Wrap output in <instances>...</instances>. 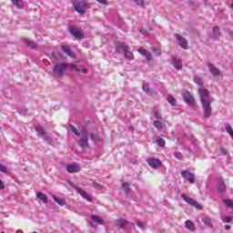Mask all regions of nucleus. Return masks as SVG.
<instances>
[{
  "label": "nucleus",
  "instance_id": "40",
  "mask_svg": "<svg viewBox=\"0 0 233 233\" xmlns=\"http://www.w3.org/2000/svg\"><path fill=\"white\" fill-rule=\"evenodd\" d=\"M219 152L221 154V156H227V154H228V151L227 150V148L220 147H219Z\"/></svg>",
  "mask_w": 233,
  "mask_h": 233
},
{
  "label": "nucleus",
  "instance_id": "7",
  "mask_svg": "<svg viewBox=\"0 0 233 233\" xmlns=\"http://www.w3.org/2000/svg\"><path fill=\"white\" fill-rule=\"evenodd\" d=\"M181 176L183 179L188 181L190 185H194L196 183V175H194V173H190L188 170H183L181 172Z\"/></svg>",
  "mask_w": 233,
  "mask_h": 233
},
{
  "label": "nucleus",
  "instance_id": "23",
  "mask_svg": "<svg viewBox=\"0 0 233 233\" xmlns=\"http://www.w3.org/2000/svg\"><path fill=\"white\" fill-rule=\"evenodd\" d=\"M202 221H203L204 225H206V227H209V228H212V218H210V217L205 216L202 218Z\"/></svg>",
  "mask_w": 233,
  "mask_h": 233
},
{
  "label": "nucleus",
  "instance_id": "34",
  "mask_svg": "<svg viewBox=\"0 0 233 233\" xmlns=\"http://www.w3.org/2000/svg\"><path fill=\"white\" fill-rule=\"evenodd\" d=\"M122 188L126 194H128V192H130V187H129L128 183H127V182H124L122 184Z\"/></svg>",
  "mask_w": 233,
  "mask_h": 233
},
{
  "label": "nucleus",
  "instance_id": "36",
  "mask_svg": "<svg viewBox=\"0 0 233 233\" xmlns=\"http://www.w3.org/2000/svg\"><path fill=\"white\" fill-rule=\"evenodd\" d=\"M153 125H154L155 128H163V122H161L159 120H155L153 122Z\"/></svg>",
  "mask_w": 233,
  "mask_h": 233
},
{
  "label": "nucleus",
  "instance_id": "9",
  "mask_svg": "<svg viewBox=\"0 0 233 233\" xmlns=\"http://www.w3.org/2000/svg\"><path fill=\"white\" fill-rule=\"evenodd\" d=\"M66 170L68 174H77V172H81V167L79 164L73 162L66 166Z\"/></svg>",
  "mask_w": 233,
  "mask_h": 233
},
{
  "label": "nucleus",
  "instance_id": "11",
  "mask_svg": "<svg viewBox=\"0 0 233 233\" xmlns=\"http://www.w3.org/2000/svg\"><path fill=\"white\" fill-rule=\"evenodd\" d=\"M68 31L70 32V34H72V35H74L75 39H83L85 37L81 29L69 27Z\"/></svg>",
  "mask_w": 233,
  "mask_h": 233
},
{
  "label": "nucleus",
  "instance_id": "14",
  "mask_svg": "<svg viewBox=\"0 0 233 233\" xmlns=\"http://www.w3.org/2000/svg\"><path fill=\"white\" fill-rule=\"evenodd\" d=\"M208 66L209 68V72L212 74V76H214L215 77H218V76H219L221 74V72L219 71V69L218 67H216V66H214V64H208Z\"/></svg>",
  "mask_w": 233,
  "mask_h": 233
},
{
  "label": "nucleus",
  "instance_id": "49",
  "mask_svg": "<svg viewBox=\"0 0 233 233\" xmlns=\"http://www.w3.org/2000/svg\"><path fill=\"white\" fill-rule=\"evenodd\" d=\"M137 227H139L140 228H143V222L137 221Z\"/></svg>",
  "mask_w": 233,
  "mask_h": 233
},
{
  "label": "nucleus",
  "instance_id": "32",
  "mask_svg": "<svg viewBox=\"0 0 233 233\" xmlns=\"http://www.w3.org/2000/svg\"><path fill=\"white\" fill-rule=\"evenodd\" d=\"M156 141H157V144L158 145V147H163L166 145L165 139L161 138V137H157Z\"/></svg>",
  "mask_w": 233,
  "mask_h": 233
},
{
  "label": "nucleus",
  "instance_id": "18",
  "mask_svg": "<svg viewBox=\"0 0 233 233\" xmlns=\"http://www.w3.org/2000/svg\"><path fill=\"white\" fill-rule=\"evenodd\" d=\"M62 50L69 57H74L75 55H74V52L72 51V49H70V46L64 45V46H62Z\"/></svg>",
  "mask_w": 233,
  "mask_h": 233
},
{
  "label": "nucleus",
  "instance_id": "41",
  "mask_svg": "<svg viewBox=\"0 0 233 233\" xmlns=\"http://www.w3.org/2000/svg\"><path fill=\"white\" fill-rule=\"evenodd\" d=\"M53 57H55V59H63V54L59 52L54 53Z\"/></svg>",
  "mask_w": 233,
  "mask_h": 233
},
{
  "label": "nucleus",
  "instance_id": "44",
  "mask_svg": "<svg viewBox=\"0 0 233 233\" xmlns=\"http://www.w3.org/2000/svg\"><path fill=\"white\" fill-rule=\"evenodd\" d=\"M135 3L138 5V6H145V1L144 0H135Z\"/></svg>",
  "mask_w": 233,
  "mask_h": 233
},
{
  "label": "nucleus",
  "instance_id": "4",
  "mask_svg": "<svg viewBox=\"0 0 233 233\" xmlns=\"http://www.w3.org/2000/svg\"><path fill=\"white\" fill-rule=\"evenodd\" d=\"M73 6L76 12L80 14V15H85L86 10L90 9V5L86 0H74Z\"/></svg>",
  "mask_w": 233,
  "mask_h": 233
},
{
  "label": "nucleus",
  "instance_id": "13",
  "mask_svg": "<svg viewBox=\"0 0 233 233\" xmlns=\"http://www.w3.org/2000/svg\"><path fill=\"white\" fill-rule=\"evenodd\" d=\"M138 54L145 56L147 61H152V54L148 50L145 49L143 46H140L137 49Z\"/></svg>",
  "mask_w": 233,
  "mask_h": 233
},
{
  "label": "nucleus",
  "instance_id": "25",
  "mask_svg": "<svg viewBox=\"0 0 233 233\" xmlns=\"http://www.w3.org/2000/svg\"><path fill=\"white\" fill-rule=\"evenodd\" d=\"M185 225L186 228H187L188 230H191L192 232L196 230V225H194V222H192V220H187Z\"/></svg>",
  "mask_w": 233,
  "mask_h": 233
},
{
  "label": "nucleus",
  "instance_id": "8",
  "mask_svg": "<svg viewBox=\"0 0 233 233\" xmlns=\"http://www.w3.org/2000/svg\"><path fill=\"white\" fill-rule=\"evenodd\" d=\"M147 163L151 167V168H161V167H163V162L156 157L147 158Z\"/></svg>",
  "mask_w": 233,
  "mask_h": 233
},
{
  "label": "nucleus",
  "instance_id": "48",
  "mask_svg": "<svg viewBox=\"0 0 233 233\" xmlns=\"http://www.w3.org/2000/svg\"><path fill=\"white\" fill-rule=\"evenodd\" d=\"M0 190H5V183L3 180H0Z\"/></svg>",
  "mask_w": 233,
  "mask_h": 233
},
{
  "label": "nucleus",
  "instance_id": "21",
  "mask_svg": "<svg viewBox=\"0 0 233 233\" xmlns=\"http://www.w3.org/2000/svg\"><path fill=\"white\" fill-rule=\"evenodd\" d=\"M173 65L177 70H181L183 68V62L181 59L174 58Z\"/></svg>",
  "mask_w": 233,
  "mask_h": 233
},
{
  "label": "nucleus",
  "instance_id": "12",
  "mask_svg": "<svg viewBox=\"0 0 233 233\" xmlns=\"http://www.w3.org/2000/svg\"><path fill=\"white\" fill-rule=\"evenodd\" d=\"M175 37L178 41V44L182 48H188V42L187 41V38L179 34H175Z\"/></svg>",
  "mask_w": 233,
  "mask_h": 233
},
{
  "label": "nucleus",
  "instance_id": "51",
  "mask_svg": "<svg viewBox=\"0 0 233 233\" xmlns=\"http://www.w3.org/2000/svg\"><path fill=\"white\" fill-rule=\"evenodd\" d=\"M87 72H88V69H86V68L82 69L83 74H86Z\"/></svg>",
  "mask_w": 233,
  "mask_h": 233
},
{
  "label": "nucleus",
  "instance_id": "37",
  "mask_svg": "<svg viewBox=\"0 0 233 233\" xmlns=\"http://www.w3.org/2000/svg\"><path fill=\"white\" fill-rule=\"evenodd\" d=\"M151 50L156 54V56H157V57H159V56H161V49H159L156 46H153L151 48Z\"/></svg>",
  "mask_w": 233,
  "mask_h": 233
},
{
  "label": "nucleus",
  "instance_id": "30",
  "mask_svg": "<svg viewBox=\"0 0 233 233\" xmlns=\"http://www.w3.org/2000/svg\"><path fill=\"white\" fill-rule=\"evenodd\" d=\"M90 137L93 141H95V143H99L101 142V137H99V135L91 133Z\"/></svg>",
  "mask_w": 233,
  "mask_h": 233
},
{
  "label": "nucleus",
  "instance_id": "52",
  "mask_svg": "<svg viewBox=\"0 0 233 233\" xmlns=\"http://www.w3.org/2000/svg\"><path fill=\"white\" fill-rule=\"evenodd\" d=\"M225 228H226V230H230V226L229 225H226Z\"/></svg>",
  "mask_w": 233,
  "mask_h": 233
},
{
  "label": "nucleus",
  "instance_id": "22",
  "mask_svg": "<svg viewBox=\"0 0 233 233\" xmlns=\"http://www.w3.org/2000/svg\"><path fill=\"white\" fill-rule=\"evenodd\" d=\"M92 221H95V223H97L98 225H105V220L101 217H97L96 215H91Z\"/></svg>",
  "mask_w": 233,
  "mask_h": 233
},
{
  "label": "nucleus",
  "instance_id": "15",
  "mask_svg": "<svg viewBox=\"0 0 233 233\" xmlns=\"http://www.w3.org/2000/svg\"><path fill=\"white\" fill-rule=\"evenodd\" d=\"M75 190H76V192H78L80 194V196H82V198H84V199H86L87 201H92V198H90V197L88 196V193H86V191H85V189L78 187H75Z\"/></svg>",
  "mask_w": 233,
  "mask_h": 233
},
{
  "label": "nucleus",
  "instance_id": "17",
  "mask_svg": "<svg viewBox=\"0 0 233 233\" xmlns=\"http://www.w3.org/2000/svg\"><path fill=\"white\" fill-rule=\"evenodd\" d=\"M24 43L26 45V46H29V48H32L33 50L37 49V45H35V42L30 39L25 38Z\"/></svg>",
  "mask_w": 233,
  "mask_h": 233
},
{
  "label": "nucleus",
  "instance_id": "5",
  "mask_svg": "<svg viewBox=\"0 0 233 233\" xmlns=\"http://www.w3.org/2000/svg\"><path fill=\"white\" fill-rule=\"evenodd\" d=\"M68 68H70V64L59 63L54 66L53 72L57 77H63Z\"/></svg>",
  "mask_w": 233,
  "mask_h": 233
},
{
  "label": "nucleus",
  "instance_id": "42",
  "mask_svg": "<svg viewBox=\"0 0 233 233\" xmlns=\"http://www.w3.org/2000/svg\"><path fill=\"white\" fill-rule=\"evenodd\" d=\"M226 130H227L228 134H229L230 137H232V139H233V129H232V127L228 126L226 127Z\"/></svg>",
  "mask_w": 233,
  "mask_h": 233
},
{
  "label": "nucleus",
  "instance_id": "31",
  "mask_svg": "<svg viewBox=\"0 0 233 233\" xmlns=\"http://www.w3.org/2000/svg\"><path fill=\"white\" fill-rule=\"evenodd\" d=\"M143 92H146V94H151L152 89L150 88V86L148 84H144L142 86Z\"/></svg>",
  "mask_w": 233,
  "mask_h": 233
},
{
  "label": "nucleus",
  "instance_id": "6",
  "mask_svg": "<svg viewBox=\"0 0 233 233\" xmlns=\"http://www.w3.org/2000/svg\"><path fill=\"white\" fill-rule=\"evenodd\" d=\"M181 198L182 199H184V201H186V203H188V205H191V207H195V208H198V210H203V206L198 203V201L194 200V198H188L185 194H182Z\"/></svg>",
  "mask_w": 233,
  "mask_h": 233
},
{
  "label": "nucleus",
  "instance_id": "28",
  "mask_svg": "<svg viewBox=\"0 0 233 233\" xmlns=\"http://www.w3.org/2000/svg\"><path fill=\"white\" fill-rule=\"evenodd\" d=\"M54 201H56V203H57L58 205H60V207H65V205H66V200L65 199H61L56 197H53Z\"/></svg>",
  "mask_w": 233,
  "mask_h": 233
},
{
  "label": "nucleus",
  "instance_id": "35",
  "mask_svg": "<svg viewBox=\"0 0 233 233\" xmlns=\"http://www.w3.org/2000/svg\"><path fill=\"white\" fill-rule=\"evenodd\" d=\"M223 201H224L226 207H228V208H232V210H233V201L232 200L224 199Z\"/></svg>",
  "mask_w": 233,
  "mask_h": 233
},
{
  "label": "nucleus",
  "instance_id": "2",
  "mask_svg": "<svg viewBox=\"0 0 233 233\" xmlns=\"http://www.w3.org/2000/svg\"><path fill=\"white\" fill-rule=\"evenodd\" d=\"M69 128L75 136H77V137H80L81 136L80 140L78 141L79 147H81V148H88V132L85 128H82L79 133L75 126H69Z\"/></svg>",
  "mask_w": 233,
  "mask_h": 233
},
{
  "label": "nucleus",
  "instance_id": "3",
  "mask_svg": "<svg viewBox=\"0 0 233 233\" xmlns=\"http://www.w3.org/2000/svg\"><path fill=\"white\" fill-rule=\"evenodd\" d=\"M115 50H116V54H121V50H122L124 54V57H126V59H128V61H134L136 57L134 56V53L130 51V46H128V45L125 43L118 44L116 46Z\"/></svg>",
  "mask_w": 233,
  "mask_h": 233
},
{
  "label": "nucleus",
  "instance_id": "33",
  "mask_svg": "<svg viewBox=\"0 0 233 233\" xmlns=\"http://www.w3.org/2000/svg\"><path fill=\"white\" fill-rule=\"evenodd\" d=\"M194 83H196V85H198L199 86H203V78L197 76L194 77Z\"/></svg>",
  "mask_w": 233,
  "mask_h": 233
},
{
  "label": "nucleus",
  "instance_id": "10",
  "mask_svg": "<svg viewBox=\"0 0 233 233\" xmlns=\"http://www.w3.org/2000/svg\"><path fill=\"white\" fill-rule=\"evenodd\" d=\"M183 96H184L186 103L189 106H196V99L194 98L192 94H190V92L185 91Z\"/></svg>",
  "mask_w": 233,
  "mask_h": 233
},
{
  "label": "nucleus",
  "instance_id": "55",
  "mask_svg": "<svg viewBox=\"0 0 233 233\" xmlns=\"http://www.w3.org/2000/svg\"><path fill=\"white\" fill-rule=\"evenodd\" d=\"M136 163H137V161L133 162V164H136Z\"/></svg>",
  "mask_w": 233,
  "mask_h": 233
},
{
  "label": "nucleus",
  "instance_id": "45",
  "mask_svg": "<svg viewBox=\"0 0 233 233\" xmlns=\"http://www.w3.org/2000/svg\"><path fill=\"white\" fill-rule=\"evenodd\" d=\"M225 223H230V221H232V217L230 216H228V217H225Z\"/></svg>",
  "mask_w": 233,
  "mask_h": 233
},
{
  "label": "nucleus",
  "instance_id": "16",
  "mask_svg": "<svg viewBox=\"0 0 233 233\" xmlns=\"http://www.w3.org/2000/svg\"><path fill=\"white\" fill-rule=\"evenodd\" d=\"M127 225H128V221L125 218L116 220V227H117V228H125Z\"/></svg>",
  "mask_w": 233,
  "mask_h": 233
},
{
  "label": "nucleus",
  "instance_id": "1",
  "mask_svg": "<svg viewBox=\"0 0 233 233\" xmlns=\"http://www.w3.org/2000/svg\"><path fill=\"white\" fill-rule=\"evenodd\" d=\"M200 96V103L204 114V117L208 119L212 116V99L210 98V91L205 87L198 90Z\"/></svg>",
  "mask_w": 233,
  "mask_h": 233
},
{
  "label": "nucleus",
  "instance_id": "38",
  "mask_svg": "<svg viewBox=\"0 0 233 233\" xmlns=\"http://www.w3.org/2000/svg\"><path fill=\"white\" fill-rule=\"evenodd\" d=\"M174 157L177 158V159H179L180 161H183V154H181V152H176L174 154Z\"/></svg>",
  "mask_w": 233,
  "mask_h": 233
},
{
  "label": "nucleus",
  "instance_id": "29",
  "mask_svg": "<svg viewBox=\"0 0 233 233\" xmlns=\"http://www.w3.org/2000/svg\"><path fill=\"white\" fill-rule=\"evenodd\" d=\"M218 191L220 192H227V186L225 185V182L223 180H221L218 183Z\"/></svg>",
  "mask_w": 233,
  "mask_h": 233
},
{
  "label": "nucleus",
  "instance_id": "43",
  "mask_svg": "<svg viewBox=\"0 0 233 233\" xmlns=\"http://www.w3.org/2000/svg\"><path fill=\"white\" fill-rule=\"evenodd\" d=\"M0 172H3V174H6V172H8V169L6 168L5 166H3L2 164H0Z\"/></svg>",
  "mask_w": 233,
  "mask_h": 233
},
{
  "label": "nucleus",
  "instance_id": "46",
  "mask_svg": "<svg viewBox=\"0 0 233 233\" xmlns=\"http://www.w3.org/2000/svg\"><path fill=\"white\" fill-rule=\"evenodd\" d=\"M96 1L97 3H100V5H108V2H106V0H96Z\"/></svg>",
  "mask_w": 233,
  "mask_h": 233
},
{
  "label": "nucleus",
  "instance_id": "19",
  "mask_svg": "<svg viewBox=\"0 0 233 233\" xmlns=\"http://www.w3.org/2000/svg\"><path fill=\"white\" fill-rule=\"evenodd\" d=\"M36 198H37L38 199H40V201H41L42 203H45V204L48 203V197H46V195H45V193H43V192L37 193V194H36Z\"/></svg>",
  "mask_w": 233,
  "mask_h": 233
},
{
  "label": "nucleus",
  "instance_id": "20",
  "mask_svg": "<svg viewBox=\"0 0 233 233\" xmlns=\"http://www.w3.org/2000/svg\"><path fill=\"white\" fill-rule=\"evenodd\" d=\"M35 132H37L38 136H40L41 137H43V136H46V131H45V128L42 127L41 125H37L35 127Z\"/></svg>",
  "mask_w": 233,
  "mask_h": 233
},
{
  "label": "nucleus",
  "instance_id": "50",
  "mask_svg": "<svg viewBox=\"0 0 233 233\" xmlns=\"http://www.w3.org/2000/svg\"><path fill=\"white\" fill-rule=\"evenodd\" d=\"M93 187H95V188H99V187H101V185H99V183L94 182Z\"/></svg>",
  "mask_w": 233,
  "mask_h": 233
},
{
  "label": "nucleus",
  "instance_id": "39",
  "mask_svg": "<svg viewBox=\"0 0 233 233\" xmlns=\"http://www.w3.org/2000/svg\"><path fill=\"white\" fill-rule=\"evenodd\" d=\"M69 68H73L76 72H81V69L77 67L76 64H69Z\"/></svg>",
  "mask_w": 233,
  "mask_h": 233
},
{
  "label": "nucleus",
  "instance_id": "26",
  "mask_svg": "<svg viewBox=\"0 0 233 233\" xmlns=\"http://www.w3.org/2000/svg\"><path fill=\"white\" fill-rule=\"evenodd\" d=\"M12 3L15 5V6H17L20 10H23L25 7V4L23 3V0H11Z\"/></svg>",
  "mask_w": 233,
  "mask_h": 233
},
{
  "label": "nucleus",
  "instance_id": "54",
  "mask_svg": "<svg viewBox=\"0 0 233 233\" xmlns=\"http://www.w3.org/2000/svg\"><path fill=\"white\" fill-rule=\"evenodd\" d=\"M229 6H230V8H232V10H233V3H232Z\"/></svg>",
  "mask_w": 233,
  "mask_h": 233
},
{
  "label": "nucleus",
  "instance_id": "53",
  "mask_svg": "<svg viewBox=\"0 0 233 233\" xmlns=\"http://www.w3.org/2000/svg\"><path fill=\"white\" fill-rule=\"evenodd\" d=\"M229 35L232 37V39H233V32H230L229 33Z\"/></svg>",
  "mask_w": 233,
  "mask_h": 233
},
{
  "label": "nucleus",
  "instance_id": "24",
  "mask_svg": "<svg viewBox=\"0 0 233 233\" xmlns=\"http://www.w3.org/2000/svg\"><path fill=\"white\" fill-rule=\"evenodd\" d=\"M213 37L215 39L221 37V31L219 30V26H218V25L213 27Z\"/></svg>",
  "mask_w": 233,
  "mask_h": 233
},
{
  "label": "nucleus",
  "instance_id": "47",
  "mask_svg": "<svg viewBox=\"0 0 233 233\" xmlns=\"http://www.w3.org/2000/svg\"><path fill=\"white\" fill-rule=\"evenodd\" d=\"M154 117H155L156 119H161V116H160L159 113H157V112H155V113H154Z\"/></svg>",
  "mask_w": 233,
  "mask_h": 233
},
{
  "label": "nucleus",
  "instance_id": "27",
  "mask_svg": "<svg viewBox=\"0 0 233 233\" xmlns=\"http://www.w3.org/2000/svg\"><path fill=\"white\" fill-rule=\"evenodd\" d=\"M167 101L169 103V105H171V106H176L177 105L176 97H174L172 95H167Z\"/></svg>",
  "mask_w": 233,
  "mask_h": 233
}]
</instances>
